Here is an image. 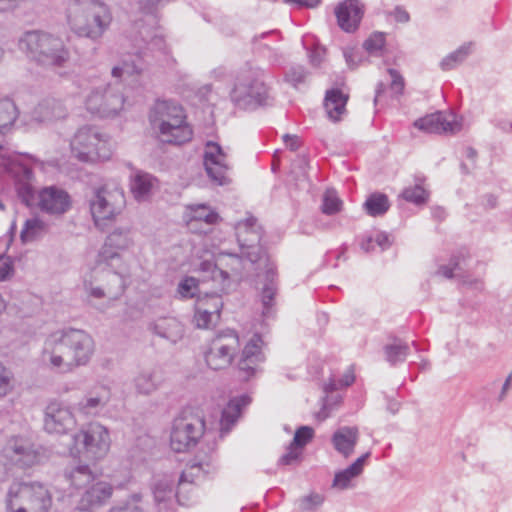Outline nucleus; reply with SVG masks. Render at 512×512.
<instances>
[{
	"label": "nucleus",
	"mask_w": 512,
	"mask_h": 512,
	"mask_svg": "<svg viewBox=\"0 0 512 512\" xmlns=\"http://www.w3.org/2000/svg\"><path fill=\"white\" fill-rule=\"evenodd\" d=\"M94 354V340L82 329L64 328L48 335L44 344V357L52 368L62 373L87 365Z\"/></svg>",
	"instance_id": "1"
},
{
	"label": "nucleus",
	"mask_w": 512,
	"mask_h": 512,
	"mask_svg": "<svg viewBox=\"0 0 512 512\" xmlns=\"http://www.w3.org/2000/svg\"><path fill=\"white\" fill-rule=\"evenodd\" d=\"M18 46L29 59L46 68H64L71 57L60 37L42 30L26 31Z\"/></svg>",
	"instance_id": "2"
},
{
	"label": "nucleus",
	"mask_w": 512,
	"mask_h": 512,
	"mask_svg": "<svg viewBox=\"0 0 512 512\" xmlns=\"http://www.w3.org/2000/svg\"><path fill=\"white\" fill-rule=\"evenodd\" d=\"M68 23L77 35L98 40L112 21L109 7L97 0H72L67 8Z\"/></svg>",
	"instance_id": "3"
},
{
	"label": "nucleus",
	"mask_w": 512,
	"mask_h": 512,
	"mask_svg": "<svg viewBox=\"0 0 512 512\" xmlns=\"http://www.w3.org/2000/svg\"><path fill=\"white\" fill-rule=\"evenodd\" d=\"M184 108L175 101L157 100L149 112V120L157 128L163 142L181 145L193 137Z\"/></svg>",
	"instance_id": "4"
},
{
	"label": "nucleus",
	"mask_w": 512,
	"mask_h": 512,
	"mask_svg": "<svg viewBox=\"0 0 512 512\" xmlns=\"http://www.w3.org/2000/svg\"><path fill=\"white\" fill-rule=\"evenodd\" d=\"M232 103L242 110H256L272 105L273 98L263 79V71L258 68L242 70L236 77L230 92Z\"/></svg>",
	"instance_id": "5"
},
{
	"label": "nucleus",
	"mask_w": 512,
	"mask_h": 512,
	"mask_svg": "<svg viewBox=\"0 0 512 512\" xmlns=\"http://www.w3.org/2000/svg\"><path fill=\"white\" fill-rule=\"evenodd\" d=\"M206 435V422L203 415L190 408L183 409L172 420L169 445L175 453L193 451Z\"/></svg>",
	"instance_id": "6"
},
{
	"label": "nucleus",
	"mask_w": 512,
	"mask_h": 512,
	"mask_svg": "<svg viewBox=\"0 0 512 512\" xmlns=\"http://www.w3.org/2000/svg\"><path fill=\"white\" fill-rule=\"evenodd\" d=\"M245 255L222 251L217 263L205 260L200 263L199 270L209 274V278L218 286L221 294H227L232 281L240 282L245 277Z\"/></svg>",
	"instance_id": "7"
},
{
	"label": "nucleus",
	"mask_w": 512,
	"mask_h": 512,
	"mask_svg": "<svg viewBox=\"0 0 512 512\" xmlns=\"http://www.w3.org/2000/svg\"><path fill=\"white\" fill-rule=\"evenodd\" d=\"M237 242L240 251L248 262L253 266L254 271L262 269V267L273 264L267 250L261 245L263 231L257 225V219L250 216L236 224Z\"/></svg>",
	"instance_id": "8"
},
{
	"label": "nucleus",
	"mask_w": 512,
	"mask_h": 512,
	"mask_svg": "<svg viewBox=\"0 0 512 512\" xmlns=\"http://www.w3.org/2000/svg\"><path fill=\"white\" fill-rule=\"evenodd\" d=\"M70 146L73 156L81 162L105 161L112 155L108 137L92 126L79 128Z\"/></svg>",
	"instance_id": "9"
},
{
	"label": "nucleus",
	"mask_w": 512,
	"mask_h": 512,
	"mask_svg": "<svg viewBox=\"0 0 512 512\" xmlns=\"http://www.w3.org/2000/svg\"><path fill=\"white\" fill-rule=\"evenodd\" d=\"M239 346V336L235 330L225 329L217 332L204 353L206 364L213 370L230 366Z\"/></svg>",
	"instance_id": "10"
},
{
	"label": "nucleus",
	"mask_w": 512,
	"mask_h": 512,
	"mask_svg": "<svg viewBox=\"0 0 512 512\" xmlns=\"http://www.w3.org/2000/svg\"><path fill=\"white\" fill-rule=\"evenodd\" d=\"M125 99L117 87L105 84L94 88L86 98V108L100 118L116 116L123 108Z\"/></svg>",
	"instance_id": "11"
},
{
	"label": "nucleus",
	"mask_w": 512,
	"mask_h": 512,
	"mask_svg": "<svg viewBox=\"0 0 512 512\" xmlns=\"http://www.w3.org/2000/svg\"><path fill=\"white\" fill-rule=\"evenodd\" d=\"M73 443L80 452H85L94 459L102 458L109 450L110 435L106 427L99 423H91L74 434Z\"/></svg>",
	"instance_id": "12"
},
{
	"label": "nucleus",
	"mask_w": 512,
	"mask_h": 512,
	"mask_svg": "<svg viewBox=\"0 0 512 512\" xmlns=\"http://www.w3.org/2000/svg\"><path fill=\"white\" fill-rule=\"evenodd\" d=\"M201 472H207L204 470L203 463L196 462L191 464L188 469L181 473L176 491L174 489V480L172 478L167 475L158 478L153 485L155 501L157 503H163L175 497L178 503L183 505L184 502H182L180 496L181 490L184 489L187 484H193L195 478H198Z\"/></svg>",
	"instance_id": "13"
},
{
	"label": "nucleus",
	"mask_w": 512,
	"mask_h": 512,
	"mask_svg": "<svg viewBox=\"0 0 512 512\" xmlns=\"http://www.w3.org/2000/svg\"><path fill=\"white\" fill-rule=\"evenodd\" d=\"M203 165L207 176L214 184L224 186L231 182L229 177L231 165L228 161V155L217 142H206Z\"/></svg>",
	"instance_id": "14"
},
{
	"label": "nucleus",
	"mask_w": 512,
	"mask_h": 512,
	"mask_svg": "<svg viewBox=\"0 0 512 512\" xmlns=\"http://www.w3.org/2000/svg\"><path fill=\"white\" fill-rule=\"evenodd\" d=\"M2 456L11 464L28 468L40 462L41 455L35 445L26 438L12 437L2 449Z\"/></svg>",
	"instance_id": "15"
},
{
	"label": "nucleus",
	"mask_w": 512,
	"mask_h": 512,
	"mask_svg": "<svg viewBox=\"0 0 512 512\" xmlns=\"http://www.w3.org/2000/svg\"><path fill=\"white\" fill-rule=\"evenodd\" d=\"M264 342L259 333H255L244 346L237 367L239 377L248 381L261 371L260 366L266 360L262 351Z\"/></svg>",
	"instance_id": "16"
},
{
	"label": "nucleus",
	"mask_w": 512,
	"mask_h": 512,
	"mask_svg": "<svg viewBox=\"0 0 512 512\" xmlns=\"http://www.w3.org/2000/svg\"><path fill=\"white\" fill-rule=\"evenodd\" d=\"M18 498L29 512H48L52 506V496L48 489L40 483L12 485Z\"/></svg>",
	"instance_id": "17"
},
{
	"label": "nucleus",
	"mask_w": 512,
	"mask_h": 512,
	"mask_svg": "<svg viewBox=\"0 0 512 512\" xmlns=\"http://www.w3.org/2000/svg\"><path fill=\"white\" fill-rule=\"evenodd\" d=\"M76 425L69 407L60 402H50L45 409L44 429L50 434H66Z\"/></svg>",
	"instance_id": "18"
},
{
	"label": "nucleus",
	"mask_w": 512,
	"mask_h": 512,
	"mask_svg": "<svg viewBox=\"0 0 512 512\" xmlns=\"http://www.w3.org/2000/svg\"><path fill=\"white\" fill-rule=\"evenodd\" d=\"M38 206L50 215H63L71 208V197L57 186L44 187L38 193Z\"/></svg>",
	"instance_id": "19"
},
{
	"label": "nucleus",
	"mask_w": 512,
	"mask_h": 512,
	"mask_svg": "<svg viewBox=\"0 0 512 512\" xmlns=\"http://www.w3.org/2000/svg\"><path fill=\"white\" fill-rule=\"evenodd\" d=\"M9 171L15 178V186L19 199L26 206H32L35 200V190L31 184L32 168L18 159L9 158Z\"/></svg>",
	"instance_id": "20"
},
{
	"label": "nucleus",
	"mask_w": 512,
	"mask_h": 512,
	"mask_svg": "<svg viewBox=\"0 0 512 512\" xmlns=\"http://www.w3.org/2000/svg\"><path fill=\"white\" fill-rule=\"evenodd\" d=\"M89 207L95 225L101 229L105 221L113 219L118 213L111 202V193L105 186L93 189Z\"/></svg>",
	"instance_id": "21"
},
{
	"label": "nucleus",
	"mask_w": 512,
	"mask_h": 512,
	"mask_svg": "<svg viewBox=\"0 0 512 512\" xmlns=\"http://www.w3.org/2000/svg\"><path fill=\"white\" fill-rule=\"evenodd\" d=\"M154 43H162V39L154 35L150 42H146L145 50L127 54L119 65L112 68V76L122 78L140 75L146 69L145 57L148 55L147 51L150 50V46Z\"/></svg>",
	"instance_id": "22"
},
{
	"label": "nucleus",
	"mask_w": 512,
	"mask_h": 512,
	"mask_svg": "<svg viewBox=\"0 0 512 512\" xmlns=\"http://www.w3.org/2000/svg\"><path fill=\"white\" fill-rule=\"evenodd\" d=\"M223 301L221 294L206 293L204 297L198 296L195 322L196 326L201 329H207L213 323V319L217 321L220 318Z\"/></svg>",
	"instance_id": "23"
},
{
	"label": "nucleus",
	"mask_w": 512,
	"mask_h": 512,
	"mask_svg": "<svg viewBox=\"0 0 512 512\" xmlns=\"http://www.w3.org/2000/svg\"><path fill=\"white\" fill-rule=\"evenodd\" d=\"M131 243L130 229L127 227L116 228L106 237L105 243L98 254V262H104L112 266V261L120 258L118 251L127 249Z\"/></svg>",
	"instance_id": "24"
},
{
	"label": "nucleus",
	"mask_w": 512,
	"mask_h": 512,
	"mask_svg": "<svg viewBox=\"0 0 512 512\" xmlns=\"http://www.w3.org/2000/svg\"><path fill=\"white\" fill-rule=\"evenodd\" d=\"M339 28L346 33H354L360 26L364 9L358 0H344L335 7Z\"/></svg>",
	"instance_id": "25"
},
{
	"label": "nucleus",
	"mask_w": 512,
	"mask_h": 512,
	"mask_svg": "<svg viewBox=\"0 0 512 512\" xmlns=\"http://www.w3.org/2000/svg\"><path fill=\"white\" fill-rule=\"evenodd\" d=\"M112 486L103 481L93 483L86 488L81 496L78 509L81 511H90L95 507L104 504L112 496Z\"/></svg>",
	"instance_id": "26"
},
{
	"label": "nucleus",
	"mask_w": 512,
	"mask_h": 512,
	"mask_svg": "<svg viewBox=\"0 0 512 512\" xmlns=\"http://www.w3.org/2000/svg\"><path fill=\"white\" fill-rule=\"evenodd\" d=\"M111 399L110 389L106 386H99L85 395L78 403V410L87 416L98 415Z\"/></svg>",
	"instance_id": "27"
},
{
	"label": "nucleus",
	"mask_w": 512,
	"mask_h": 512,
	"mask_svg": "<svg viewBox=\"0 0 512 512\" xmlns=\"http://www.w3.org/2000/svg\"><path fill=\"white\" fill-rule=\"evenodd\" d=\"M263 268L265 269V282L261 290L262 314L265 317H270L278 292V273L274 263Z\"/></svg>",
	"instance_id": "28"
},
{
	"label": "nucleus",
	"mask_w": 512,
	"mask_h": 512,
	"mask_svg": "<svg viewBox=\"0 0 512 512\" xmlns=\"http://www.w3.org/2000/svg\"><path fill=\"white\" fill-rule=\"evenodd\" d=\"M359 439L357 427L343 426L332 435L334 449L344 458H349L353 453Z\"/></svg>",
	"instance_id": "29"
},
{
	"label": "nucleus",
	"mask_w": 512,
	"mask_h": 512,
	"mask_svg": "<svg viewBox=\"0 0 512 512\" xmlns=\"http://www.w3.org/2000/svg\"><path fill=\"white\" fill-rule=\"evenodd\" d=\"M250 402L251 398L246 394L234 397L229 400L221 414V437H223V435L227 434L230 431L231 427L238 420L242 409L246 407L248 404H250Z\"/></svg>",
	"instance_id": "30"
},
{
	"label": "nucleus",
	"mask_w": 512,
	"mask_h": 512,
	"mask_svg": "<svg viewBox=\"0 0 512 512\" xmlns=\"http://www.w3.org/2000/svg\"><path fill=\"white\" fill-rule=\"evenodd\" d=\"M414 127L426 133L441 134L443 132H454L455 123L449 120L443 113L436 112L417 119Z\"/></svg>",
	"instance_id": "31"
},
{
	"label": "nucleus",
	"mask_w": 512,
	"mask_h": 512,
	"mask_svg": "<svg viewBox=\"0 0 512 512\" xmlns=\"http://www.w3.org/2000/svg\"><path fill=\"white\" fill-rule=\"evenodd\" d=\"M348 94L343 93L339 88H332L326 91L324 108L327 117L333 122H339L342 115L346 113Z\"/></svg>",
	"instance_id": "32"
},
{
	"label": "nucleus",
	"mask_w": 512,
	"mask_h": 512,
	"mask_svg": "<svg viewBox=\"0 0 512 512\" xmlns=\"http://www.w3.org/2000/svg\"><path fill=\"white\" fill-rule=\"evenodd\" d=\"M67 111L61 101L48 98L41 101L33 111V119L39 123L51 122L66 117Z\"/></svg>",
	"instance_id": "33"
},
{
	"label": "nucleus",
	"mask_w": 512,
	"mask_h": 512,
	"mask_svg": "<svg viewBox=\"0 0 512 512\" xmlns=\"http://www.w3.org/2000/svg\"><path fill=\"white\" fill-rule=\"evenodd\" d=\"M152 330L158 336L177 343L184 335V327L180 321L174 317H164L155 321Z\"/></svg>",
	"instance_id": "34"
},
{
	"label": "nucleus",
	"mask_w": 512,
	"mask_h": 512,
	"mask_svg": "<svg viewBox=\"0 0 512 512\" xmlns=\"http://www.w3.org/2000/svg\"><path fill=\"white\" fill-rule=\"evenodd\" d=\"M156 181L153 175L137 170L130 179V190L134 198L137 201L148 199Z\"/></svg>",
	"instance_id": "35"
},
{
	"label": "nucleus",
	"mask_w": 512,
	"mask_h": 512,
	"mask_svg": "<svg viewBox=\"0 0 512 512\" xmlns=\"http://www.w3.org/2000/svg\"><path fill=\"white\" fill-rule=\"evenodd\" d=\"M163 382L161 373L156 369L142 370L134 378V386L139 394L149 395L155 392Z\"/></svg>",
	"instance_id": "36"
},
{
	"label": "nucleus",
	"mask_w": 512,
	"mask_h": 512,
	"mask_svg": "<svg viewBox=\"0 0 512 512\" xmlns=\"http://www.w3.org/2000/svg\"><path fill=\"white\" fill-rule=\"evenodd\" d=\"M64 476L76 489L87 488L95 480V475L88 465H76L67 468Z\"/></svg>",
	"instance_id": "37"
},
{
	"label": "nucleus",
	"mask_w": 512,
	"mask_h": 512,
	"mask_svg": "<svg viewBox=\"0 0 512 512\" xmlns=\"http://www.w3.org/2000/svg\"><path fill=\"white\" fill-rule=\"evenodd\" d=\"M425 177L423 175H415V185L406 187L401 193V197L417 206L424 205L429 198V192L423 187Z\"/></svg>",
	"instance_id": "38"
},
{
	"label": "nucleus",
	"mask_w": 512,
	"mask_h": 512,
	"mask_svg": "<svg viewBox=\"0 0 512 512\" xmlns=\"http://www.w3.org/2000/svg\"><path fill=\"white\" fill-rule=\"evenodd\" d=\"M385 358L390 365L395 366L405 362L410 354V346L399 338H394V342L387 344L383 348Z\"/></svg>",
	"instance_id": "39"
},
{
	"label": "nucleus",
	"mask_w": 512,
	"mask_h": 512,
	"mask_svg": "<svg viewBox=\"0 0 512 512\" xmlns=\"http://www.w3.org/2000/svg\"><path fill=\"white\" fill-rule=\"evenodd\" d=\"M47 232L48 226L44 221L38 218H32L26 220L21 230L20 238L23 243L34 242L43 238Z\"/></svg>",
	"instance_id": "40"
},
{
	"label": "nucleus",
	"mask_w": 512,
	"mask_h": 512,
	"mask_svg": "<svg viewBox=\"0 0 512 512\" xmlns=\"http://www.w3.org/2000/svg\"><path fill=\"white\" fill-rule=\"evenodd\" d=\"M363 207L369 216L378 217L389 210L390 202L386 194L375 192L367 197Z\"/></svg>",
	"instance_id": "41"
},
{
	"label": "nucleus",
	"mask_w": 512,
	"mask_h": 512,
	"mask_svg": "<svg viewBox=\"0 0 512 512\" xmlns=\"http://www.w3.org/2000/svg\"><path fill=\"white\" fill-rule=\"evenodd\" d=\"M19 116V111L10 98L0 99V132L10 128Z\"/></svg>",
	"instance_id": "42"
},
{
	"label": "nucleus",
	"mask_w": 512,
	"mask_h": 512,
	"mask_svg": "<svg viewBox=\"0 0 512 512\" xmlns=\"http://www.w3.org/2000/svg\"><path fill=\"white\" fill-rule=\"evenodd\" d=\"M386 45V34L384 32L375 31L364 41L363 48L372 56H383Z\"/></svg>",
	"instance_id": "43"
},
{
	"label": "nucleus",
	"mask_w": 512,
	"mask_h": 512,
	"mask_svg": "<svg viewBox=\"0 0 512 512\" xmlns=\"http://www.w3.org/2000/svg\"><path fill=\"white\" fill-rule=\"evenodd\" d=\"M126 289L124 276L119 272H112L108 275L106 288L104 289L107 297L110 299H118L122 296Z\"/></svg>",
	"instance_id": "44"
},
{
	"label": "nucleus",
	"mask_w": 512,
	"mask_h": 512,
	"mask_svg": "<svg viewBox=\"0 0 512 512\" xmlns=\"http://www.w3.org/2000/svg\"><path fill=\"white\" fill-rule=\"evenodd\" d=\"M470 52V44H464L457 50L448 54L440 63L442 70L448 71L454 69L458 64L462 63Z\"/></svg>",
	"instance_id": "45"
},
{
	"label": "nucleus",
	"mask_w": 512,
	"mask_h": 512,
	"mask_svg": "<svg viewBox=\"0 0 512 512\" xmlns=\"http://www.w3.org/2000/svg\"><path fill=\"white\" fill-rule=\"evenodd\" d=\"M354 381V368L353 366H350L340 379L336 380L334 378H330L324 386V391L326 393H332L334 391L351 386Z\"/></svg>",
	"instance_id": "46"
},
{
	"label": "nucleus",
	"mask_w": 512,
	"mask_h": 512,
	"mask_svg": "<svg viewBox=\"0 0 512 512\" xmlns=\"http://www.w3.org/2000/svg\"><path fill=\"white\" fill-rule=\"evenodd\" d=\"M219 220V214L210 210L209 207L204 204L191 208V221H203L206 224L213 225Z\"/></svg>",
	"instance_id": "47"
},
{
	"label": "nucleus",
	"mask_w": 512,
	"mask_h": 512,
	"mask_svg": "<svg viewBox=\"0 0 512 512\" xmlns=\"http://www.w3.org/2000/svg\"><path fill=\"white\" fill-rule=\"evenodd\" d=\"M17 496L16 490L11 485L6 494L5 512H29Z\"/></svg>",
	"instance_id": "48"
},
{
	"label": "nucleus",
	"mask_w": 512,
	"mask_h": 512,
	"mask_svg": "<svg viewBox=\"0 0 512 512\" xmlns=\"http://www.w3.org/2000/svg\"><path fill=\"white\" fill-rule=\"evenodd\" d=\"M341 199L332 192L327 191L323 198L322 212L326 215H334L341 210Z\"/></svg>",
	"instance_id": "49"
},
{
	"label": "nucleus",
	"mask_w": 512,
	"mask_h": 512,
	"mask_svg": "<svg viewBox=\"0 0 512 512\" xmlns=\"http://www.w3.org/2000/svg\"><path fill=\"white\" fill-rule=\"evenodd\" d=\"M358 475L348 466L347 468L335 473L332 487L345 490L350 486V482Z\"/></svg>",
	"instance_id": "50"
},
{
	"label": "nucleus",
	"mask_w": 512,
	"mask_h": 512,
	"mask_svg": "<svg viewBox=\"0 0 512 512\" xmlns=\"http://www.w3.org/2000/svg\"><path fill=\"white\" fill-rule=\"evenodd\" d=\"M178 293L183 298H194L198 295V280L194 277H185L178 285Z\"/></svg>",
	"instance_id": "51"
},
{
	"label": "nucleus",
	"mask_w": 512,
	"mask_h": 512,
	"mask_svg": "<svg viewBox=\"0 0 512 512\" xmlns=\"http://www.w3.org/2000/svg\"><path fill=\"white\" fill-rule=\"evenodd\" d=\"M313 436V428L309 426H301L296 430L291 444L302 451L306 444H308L312 440Z\"/></svg>",
	"instance_id": "52"
},
{
	"label": "nucleus",
	"mask_w": 512,
	"mask_h": 512,
	"mask_svg": "<svg viewBox=\"0 0 512 512\" xmlns=\"http://www.w3.org/2000/svg\"><path fill=\"white\" fill-rule=\"evenodd\" d=\"M308 75V72L306 69L301 66H292L286 73L285 79L288 83L293 85L294 87H297L299 84H302L305 82L306 77Z\"/></svg>",
	"instance_id": "53"
},
{
	"label": "nucleus",
	"mask_w": 512,
	"mask_h": 512,
	"mask_svg": "<svg viewBox=\"0 0 512 512\" xmlns=\"http://www.w3.org/2000/svg\"><path fill=\"white\" fill-rule=\"evenodd\" d=\"M324 502V497L318 493H312L300 499L299 507L302 511H313Z\"/></svg>",
	"instance_id": "54"
},
{
	"label": "nucleus",
	"mask_w": 512,
	"mask_h": 512,
	"mask_svg": "<svg viewBox=\"0 0 512 512\" xmlns=\"http://www.w3.org/2000/svg\"><path fill=\"white\" fill-rule=\"evenodd\" d=\"M14 262L6 254H0V282L10 279L14 275Z\"/></svg>",
	"instance_id": "55"
},
{
	"label": "nucleus",
	"mask_w": 512,
	"mask_h": 512,
	"mask_svg": "<svg viewBox=\"0 0 512 512\" xmlns=\"http://www.w3.org/2000/svg\"><path fill=\"white\" fill-rule=\"evenodd\" d=\"M388 73L391 76L390 89L396 95L400 96L404 92L405 81L403 76L396 69L389 68Z\"/></svg>",
	"instance_id": "56"
},
{
	"label": "nucleus",
	"mask_w": 512,
	"mask_h": 512,
	"mask_svg": "<svg viewBox=\"0 0 512 512\" xmlns=\"http://www.w3.org/2000/svg\"><path fill=\"white\" fill-rule=\"evenodd\" d=\"M301 453L302 451L300 449L290 443L286 453L279 458L278 465L286 466L296 463L299 460Z\"/></svg>",
	"instance_id": "57"
},
{
	"label": "nucleus",
	"mask_w": 512,
	"mask_h": 512,
	"mask_svg": "<svg viewBox=\"0 0 512 512\" xmlns=\"http://www.w3.org/2000/svg\"><path fill=\"white\" fill-rule=\"evenodd\" d=\"M470 258V252L467 247L457 249L449 259V264L455 269L460 270V264Z\"/></svg>",
	"instance_id": "58"
},
{
	"label": "nucleus",
	"mask_w": 512,
	"mask_h": 512,
	"mask_svg": "<svg viewBox=\"0 0 512 512\" xmlns=\"http://www.w3.org/2000/svg\"><path fill=\"white\" fill-rule=\"evenodd\" d=\"M170 0H139V8L143 13L154 14Z\"/></svg>",
	"instance_id": "59"
},
{
	"label": "nucleus",
	"mask_w": 512,
	"mask_h": 512,
	"mask_svg": "<svg viewBox=\"0 0 512 512\" xmlns=\"http://www.w3.org/2000/svg\"><path fill=\"white\" fill-rule=\"evenodd\" d=\"M326 54V49L324 47H321L319 45L313 46L309 52V62L312 66L318 67L323 62L324 57Z\"/></svg>",
	"instance_id": "60"
},
{
	"label": "nucleus",
	"mask_w": 512,
	"mask_h": 512,
	"mask_svg": "<svg viewBox=\"0 0 512 512\" xmlns=\"http://www.w3.org/2000/svg\"><path fill=\"white\" fill-rule=\"evenodd\" d=\"M390 15L399 23H407L410 20L409 13L402 6H396Z\"/></svg>",
	"instance_id": "61"
},
{
	"label": "nucleus",
	"mask_w": 512,
	"mask_h": 512,
	"mask_svg": "<svg viewBox=\"0 0 512 512\" xmlns=\"http://www.w3.org/2000/svg\"><path fill=\"white\" fill-rule=\"evenodd\" d=\"M283 141L286 147L289 148L291 151H296L300 147V140L299 137L296 135L285 134L283 136Z\"/></svg>",
	"instance_id": "62"
},
{
	"label": "nucleus",
	"mask_w": 512,
	"mask_h": 512,
	"mask_svg": "<svg viewBox=\"0 0 512 512\" xmlns=\"http://www.w3.org/2000/svg\"><path fill=\"white\" fill-rule=\"evenodd\" d=\"M373 239L374 243L378 245L381 250H385L391 245L388 234L384 232L377 233Z\"/></svg>",
	"instance_id": "63"
},
{
	"label": "nucleus",
	"mask_w": 512,
	"mask_h": 512,
	"mask_svg": "<svg viewBox=\"0 0 512 512\" xmlns=\"http://www.w3.org/2000/svg\"><path fill=\"white\" fill-rule=\"evenodd\" d=\"M109 512H142V510L138 505L129 503L124 506L113 507Z\"/></svg>",
	"instance_id": "64"
}]
</instances>
